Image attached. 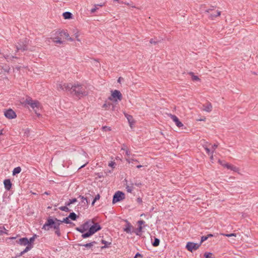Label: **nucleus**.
Here are the masks:
<instances>
[{
  "label": "nucleus",
  "instance_id": "f03ea898",
  "mask_svg": "<svg viewBox=\"0 0 258 258\" xmlns=\"http://www.w3.org/2000/svg\"><path fill=\"white\" fill-rule=\"evenodd\" d=\"M60 224V220H58L56 218L52 219L49 217L43 225L42 229L47 231L49 230L51 228H53L55 230H58L59 229Z\"/></svg>",
  "mask_w": 258,
  "mask_h": 258
},
{
  "label": "nucleus",
  "instance_id": "c9c22d12",
  "mask_svg": "<svg viewBox=\"0 0 258 258\" xmlns=\"http://www.w3.org/2000/svg\"><path fill=\"white\" fill-rule=\"evenodd\" d=\"M69 219L70 218H69V217L63 218V219L62 220H60V223H65L67 224H70V223H71V222L70 220H69Z\"/></svg>",
  "mask_w": 258,
  "mask_h": 258
},
{
  "label": "nucleus",
  "instance_id": "9b49d317",
  "mask_svg": "<svg viewBox=\"0 0 258 258\" xmlns=\"http://www.w3.org/2000/svg\"><path fill=\"white\" fill-rule=\"evenodd\" d=\"M5 116L9 119H13L16 117V113L11 109L7 110L4 112Z\"/></svg>",
  "mask_w": 258,
  "mask_h": 258
},
{
  "label": "nucleus",
  "instance_id": "a18cd8bd",
  "mask_svg": "<svg viewBox=\"0 0 258 258\" xmlns=\"http://www.w3.org/2000/svg\"><path fill=\"white\" fill-rule=\"evenodd\" d=\"M218 147V145L217 144H214L212 146V152H211V153L212 154H213L215 150H216V149Z\"/></svg>",
  "mask_w": 258,
  "mask_h": 258
},
{
  "label": "nucleus",
  "instance_id": "1a4fd4ad",
  "mask_svg": "<svg viewBox=\"0 0 258 258\" xmlns=\"http://www.w3.org/2000/svg\"><path fill=\"white\" fill-rule=\"evenodd\" d=\"M111 97L114 99V101H117V100H121L122 96L119 91L115 90L113 91H112Z\"/></svg>",
  "mask_w": 258,
  "mask_h": 258
},
{
  "label": "nucleus",
  "instance_id": "b1692460",
  "mask_svg": "<svg viewBox=\"0 0 258 258\" xmlns=\"http://www.w3.org/2000/svg\"><path fill=\"white\" fill-rule=\"evenodd\" d=\"M134 183H131L130 184H127L126 186V189L128 192H132L133 190Z\"/></svg>",
  "mask_w": 258,
  "mask_h": 258
},
{
  "label": "nucleus",
  "instance_id": "7c9ffc66",
  "mask_svg": "<svg viewBox=\"0 0 258 258\" xmlns=\"http://www.w3.org/2000/svg\"><path fill=\"white\" fill-rule=\"evenodd\" d=\"M77 202V199L76 198L70 200L68 203H66V205L70 206L71 204H74Z\"/></svg>",
  "mask_w": 258,
  "mask_h": 258
},
{
  "label": "nucleus",
  "instance_id": "393cba45",
  "mask_svg": "<svg viewBox=\"0 0 258 258\" xmlns=\"http://www.w3.org/2000/svg\"><path fill=\"white\" fill-rule=\"evenodd\" d=\"M96 243V242L95 241H93V242L88 243L86 244H80V245L88 248V247H90L93 246Z\"/></svg>",
  "mask_w": 258,
  "mask_h": 258
},
{
  "label": "nucleus",
  "instance_id": "9d476101",
  "mask_svg": "<svg viewBox=\"0 0 258 258\" xmlns=\"http://www.w3.org/2000/svg\"><path fill=\"white\" fill-rule=\"evenodd\" d=\"M71 84L60 83L57 84L56 88L58 90L70 91Z\"/></svg>",
  "mask_w": 258,
  "mask_h": 258
},
{
  "label": "nucleus",
  "instance_id": "774afa93",
  "mask_svg": "<svg viewBox=\"0 0 258 258\" xmlns=\"http://www.w3.org/2000/svg\"><path fill=\"white\" fill-rule=\"evenodd\" d=\"M206 120V118L204 117V118H201V119H198V120L199 121H205Z\"/></svg>",
  "mask_w": 258,
  "mask_h": 258
},
{
  "label": "nucleus",
  "instance_id": "603ef678",
  "mask_svg": "<svg viewBox=\"0 0 258 258\" xmlns=\"http://www.w3.org/2000/svg\"><path fill=\"white\" fill-rule=\"evenodd\" d=\"M115 163L114 162H113V161H111V162H110L108 164L109 166L110 167H111L112 168H114V165H115Z\"/></svg>",
  "mask_w": 258,
  "mask_h": 258
},
{
  "label": "nucleus",
  "instance_id": "052dcab7",
  "mask_svg": "<svg viewBox=\"0 0 258 258\" xmlns=\"http://www.w3.org/2000/svg\"><path fill=\"white\" fill-rule=\"evenodd\" d=\"M127 149L126 146L124 145H123L122 147L121 148V150H124L125 151Z\"/></svg>",
  "mask_w": 258,
  "mask_h": 258
},
{
  "label": "nucleus",
  "instance_id": "cd10ccee",
  "mask_svg": "<svg viewBox=\"0 0 258 258\" xmlns=\"http://www.w3.org/2000/svg\"><path fill=\"white\" fill-rule=\"evenodd\" d=\"M188 74L191 76L192 81H199L200 80L197 76L194 75V73L189 72Z\"/></svg>",
  "mask_w": 258,
  "mask_h": 258
},
{
  "label": "nucleus",
  "instance_id": "f8f14e48",
  "mask_svg": "<svg viewBox=\"0 0 258 258\" xmlns=\"http://www.w3.org/2000/svg\"><path fill=\"white\" fill-rule=\"evenodd\" d=\"M170 117H171V118L175 123L176 125L178 127H181L183 125L182 123L179 121V119L178 118V117L176 116H175L174 115L170 114Z\"/></svg>",
  "mask_w": 258,
  "mask_h": 258
},
{
  "label": "nucleus",
  "instance_id": "2eb2a0df",
  "mask_svg": "<svg viewBox=\"0 0 258 258\" xmlns=\"http://www.w3.org/2000/svg\"><path fill=\"white\" fill-rule=\"evenodd\" d=\"M51 39L55 43L63 44V41L61 40V37H59L58 35H55V36L51 37Z\"/></svg>",
  "mask_w": 258,
  "mask_h": 258
},
{
  "label": "nucleus",
  "instance_id": "e2e57ef3",
  "mask_svg": "<svg viewBox=\"0 0 258 258\" xmlns=\"http://www.w3.org/2000/svg\"><path fill=\"white\" fill-rule=\"evenodd\" d=\"M134 184H135L137 186H140L142 185L141 182H135Z\"/></svg>",
  "mask_w": 258,
  "mask_h": 258
},
{
  "label": "nucleus",
  "instance_id": "5701e85b",
  "mask_svg": "<svg viewBox=\"0 0 258 258\" xmlns=\"http://www.w3.org/2000/svg\"><path fill=\"white\" fill-rule=\"evenodd\" d=\"M228 169H230L231 170H232L234 172H238L239 171V168H238L234 165H232L231 164H230L228 166Z\"/></svg>",
  "mask_w": 258,
  "mask_h": 258
},
{
  "label": "nucleus",
  "instance_id": "c85d7f7f",
  "mask_svg": "<svg viewBox=\"0 0 258 258\" xmlns=\"http://www.w3.org/2000/svg\"><path fill=\"white\" fill-rule=\"evenodd\" d=\"M0 233L1 234H6V235H9L8 230H6L5 227H0Z\"/></svg>",
  "mask_w": 258,
  "mask_h": 258
},
{
  "label": "nucleus",
  "instance_id": "423d86ee",
  "mask_svg": "<svg viewBox=\"0 0 258 258\" xmlns=\"http://www.w3.org/2000/svg\"><path fill=\"white\" fill-rule=\"evenodd\" d=\"M124 194L120 191H118L115 193L113 196L112 203L115 204L117 202H120L122 200L124 199Z\"/></svg>",
  "mask_w": 258,
  "mask_h": 258
},
{
  "label": "nucleus",
  "instance_id": "c03bdc74",
  "mask_svg": "<svg viewBox=\"0 0 258 258\" xmlns=\"http://www.w3.org/2000/svg\"><path fill=\"white\" fill-rule=\"evenodd\" d=\"M203 147H204L205 150H206L207 153L209 155H210L211 153V150L208 147H207L206 146H204Z\"/></svg>",
  "mask_w": 258,
  "mask_h": 258
},
{
  "label": "nucleus",
  "instance_id": "8fccbe9b",
  "mask_svg": "<svg viewBox=\"0 0 258 258\" xmlns=\"http://www.w3.org/2000/svg\"><path fill=\"white\" fill-rule=\"evenodd\" d=\"M135 160V159H133V158H126V161L128 163H133V161H134Z\"/></svg>",
  "mask_w": 258,
  "mask_h": 258
},
{
  "label": "nucleus",
  "instance_id": "20e7f679",
  "mask_svg": "<svg viewBox=\"0 0 258 258\" xmlns=\"http://www.w3.org/2000/svg\"><path fill=\"white\" fill-rule=\"evenodd\" d=\"M101 226L98 223L90 225L89 231L82 235L83 238H86L94 234L95 232L101 229Z\"/></svg>",
  "mask_w": 258,
  "mask_h": 258
},
{
  "label": "nucleus",
  "instance_id": "13d9d810",
  "mask_svg": "<svg viewBox=\"0 0 258 258\" xmlns=\"http://www.w3.org/2000/svg\"><path fill=\"white\" fill-rule=\"evenodd\" d=\"M79 35L78 33L75 34V37L77 39V40L78 41H80V39L79 38Z\"/></svg>",
  "mask_w": 258,
  "mask_h": 258
},
{
  "label": "nucleus",
  "instance_id": "3c124183",
  "mask_svg": "<svg viewBox=\"0 0 258 258\" xmlns=\"http://www.w3.org/2000/svg\"><path fill=\"white\" fill-rule=\"evenodd\" d=\"M55 233L58 236H60L61 234L60 232V229H58V230H55Z\"/></svg>",
  "mask_w": 258,
  "mask_h": 258
},
{
  "label": "nucleus",
  "instance_id": "6e6552de",
  "mask_svg": "<svg viewBox=\"0 0 258 258\" xmlns=\"http://www.w3.org/2000/svg\"><path fill=\"white\" fill-rule=\"evenodd\" d=\"M91 222L90 221H87L85 222L83 225H82L79 227H77L76 228V230L78 231L83 233L85 231L89 229V227L91 225Z\"/></svg>",
  "mask_w": 258,
  "mask_h": 258
},
{
  "label": "nucleus",
  "instance_id": "a211bd4d",
  "mask_svg": "<svg viewBox=\"0 0 258 258\" xmlns=\"http://www.w3.org/2000/svg\"><path fill=\"white\" fill-rule=\"evenodd\" d=\"M102 243L104 244V245L101 247V249H104L107 247H109L110 245L111 244V242H108L104 240H101Z\"/></svg>",
  "mask_w": 258,
  "mask_h": 258
},
{
  "label": "nucleus",
  "instance_id": "f704fd0d",
  "mask_svg": "<svg viewBox=\"0 0 258 258\" xmlns=\"http://www.w3.org/2000/svg\"><path fill=\"white\" fill-rule=\"evenodd\" d=\"M36 237V235H34L33 236L31 237L29 239V240H28V245H32V243H33Z\"/></svg>",
  "mask_w": 258,
  "mask_h": 258
},
{
  "label": "nucleus",
  "instance_id": "09e8293b",
  "mask_svg": "<svg viewBox=\"0 0 258 258\" xmlns=\"http://www.w3.org/2000/svg\"><path fill=\"white\" fill-rule=\"evenodd\" d=\"M102 130L104 131H110L111 128L110 127L107 126H104L102 127Z\"/></svg>",
  "mask_w": 258,
  "mask_h": 258
},
{
  "label": "nucleus",
  "instance_id": "338daca9",
  "mask_svg": "<svg viewBox=\"0 0 258 258\" xmlns=\"http://www.w3.org/2000/svg\"><path fill=\"white\" fill-rule=\"evenodd\" d=\"M97 7H103V6H104V3L103 4H98V5H96Z\"/></svg>",
  "mask_w": 258,
  "mask_h": 258
},
{
  "label": "nucleus",
  "instance_id": "2f4dec72",
  "mask_svg": "<svg viewBox=\"0 0 258 258\" xmlns=\"http://www.w3.org/2000/svg\"><path fill=\"white\" fill-rule=\"evenodd\" d=\"M61 31H66L63 30H58L55 32L54 35H58L59 37H61V38H62V37H64V35H63V34L60 33V32H61Z\"/></svg>",
  "mask_w": 258,
  "mask_h": 258
},
{
  "label": "nucleus",
  "instance_id": "0e129e2a",
  "mask_svg": "<svg viewBox=\"0 0 258 258\" xmlns=\"http://www.w3.org/2000/svg\"><path fill=\"white\" fill-rule=\"evenodd\" d=\"M88 163V162H86L85 164H84V165H82L80 167V169L82 168H83Z\"/></svg>",
  "mask_w": 258,
  "mask_h": 258
},
{
  "label": "nucleus",
  "instance_id": "58836bf2",
  "mask_svg": "<svg viewBox=\"0 0 258 258\" xmlns=\"http://www.w3.org/2000/svg\"><path fill=\"white\" fill-rule=\"evenodd\" d=\"M33 101V100H32V98L30 97L27 98L25 101L26 103L29 105H30L31 103H32Z\"/></svg>",
  "mask_w": 258,
  "mask_h": 258
},
{
  "label": "nucleus",
  "instance_id": "bb28decb",
  "mask_svg": "<svg viewBox=\"0 0 258 258\" xmlns=\"http://www.w3.org/2000/svg\"><path fill=\"white\" fill-rule=\"evenodd\" d=\"M132 226L130 224H127L126 227L124 228V231L127 233H131Z\"/></svg>",
  "mask_w": 258,
  "mask_h": 258
},
{
  "label": "nucleus",
  "instance_id": "a19ab883",
  "mask_svg": "<svg viewBox=\"0 0 258 258\" xmlns=\"http://www.w3.org/2000/svg\"><path fill=\"white\" fill-rule=\"evenodd\" d=\"M205 258H214L212 253H205Z\"/></svg>",
  "mask_w": 258,
  "mask_h": 258
},
{
  "label": "nucleus",
  "instance_id": "473e14b6",
  "mask_svg": "<svg viewBox=\"0 0 258 258\" xmlns=\"http://www.w3.org/2000/svg\"><path fill=\"white\" fill-rule=\"evenodd\" d=\"M79 198L81 199L82 202L84 203V205L88 204L89 202L87 198H85L83 196H80Z\"/></svg>",
  "mask_w": 258,
  "mask_h": 258
},
{
  "label": "nucleus",
  "instance_id": "4d7b16f0",
  "mask_svg": "<svg viewBox=\"0 0 258 258\" xmlns=\"http://www.w3.org/2000/svg\"><path fill=\"white\" fill-rule=\"evenodd\" d=\"M138 257H142V255L141 254L139 253V252L137 253L134 257V258H137Z\"/></svg>",
  "mask_w": 258,
  "mask_h": 258
},
{
  "label": "nucleus",
  "instance_id": "39448f33",
  "mask_svg": "<svg viewBox=\"0 0 258 258\" xmlns=\"http://www.w3.org/2000/svg\"><path fill=\"white\" fill-rule=\"evenodd\" d=\"M27 45L28 40L27 39L20 40L16 45L17 51L19 50L25 51L27 50Z\"/></svg>",
  "mask_w": 258,
  "mask_h": 258
},
{
  "label": "nucleus",
  "instance_id": "680f3d73",
  "mask_svg": "<svg viewBox=\"0 0 258 258\" xmlns=\"http://www.w3.org/2000/svg\"><path fill=\"white\" fill-rule=\"evenodd\" d=\"M229 164L228 163H225V164H222V165L224 167H226L227 168V169L228 168V166H229Z\"/></svg>",
  "mask_w": 258,
  "mask_h": 258
},
{
  "label": "nucleus",
  "instance_id": "c756f323",
  "mask_svg": "<svg viewBox=\"0 0 258 258\" xmlns=\"http://www.w3.org/2000/svg\"><path fill=\"white\" fill-rule=\"evenodd\" d=\"M68 217L69 218L74 221L76 220L77 218V215L74 212L71 213Z\"/></svg>",
  "mask_w": 258,
  "mask_h": 258
},
{
  "label": "nucleus",
  "instance_id": "4be33fe9",
  "mask_svg": "<svg viewBox=\"0 0 258 258\" xmlns=\"http://www.w3.org/2000/svg\"><path fill=\"white\" fill-rule=\"evenodd\" d=\"M203 110L207 112H210L212 110V106L211 104L209 103L207 106L204 105Z\"/></svg>",
  "mask_w": 258,
  "mask_h": 258
},
{
  "label": "nucleus",
  "instance_id": "79ce46f5",
  "mask_svg": "<svg viewBox=\"0 0 258 258\" xmlns=\"http://www.w3.org/2000/svg\"><path fill=\"white\" fill-rule=\"evenodd\" d=\"M4 57L6 59H12L13 58H16L17 57L16 56H10L9 55H4Z\"/></svg>",
  "mask_w": 258,
  "mask_h": 258
},
{
  "label": "nucleus",
  "instance_id": "dca6fc26",
  "mask_svg": "<svg viewBox=\"0 0 258 258\" xmlns=\"http://www.w3.org/2000/svg\"><path fill=\"white\" fill-rule=\"evenodd\" d=\"M5 188L6 190H9L12 187V183L10 179H5L4 181Z\"/></svg>",
  "mask_w": 258,
  "mask_h": 258
},
{
  "label": "nucleus",
  "instance_id": "ddd939ff",
  "mask_svg": "<svg viewBox=\"0 0 258 258\" xmlns=\"http://www.w3.org/2000/svg\"><path fill=\"white\" fill-rule=\"evenodd\" d=\"M124 115L128 120L130 127L132 128L135 122L133 116L127 113H124Z\"/></svg>",
  "mask_w": 258,
  "mask_h": 258
},
{
  "label": "nucleus",
  "instance_id": "f3484780",
  "mask_svg": "<svg viewBox=\"0 0 258 258\" xmlns=\"http://www.w3.org/2000/svg\"><path fill=\"white\" fill-rule=\"evenodd\" d=\"M60 33L63 34L64 37L68 40H69L70 41H74V39L70 37L69 33L66 31H61V32H60Z\"/></svg>",
  "mask_w": 258,
  "mask_h": 258
},
{
  "label": "nucleus",
  "instance_id": "6e6d98bb",
  "mask_svg": "<svg viewBox=\"0 0 258 258\" xmlns=\"http://www.w3.org/2000/svg\"><path fill=\"white\" fill-rule=\"evenodd\" d=\"M125 154H126L127 156H130V155H131V152H130V151L128 149H127L125 150Z\"/></svg>",
  "mask_w": 258,
  "mask_h": 258
},
{
  "label": "nucleus",
  "instance_id": "7ed1b4c3",
  "mask_svg": "<svg viewBox=\"0 0 258 258\" xmlns=\"http://www.w3.org/2000/svg\"><path fill=\"white\" fill-rule=\"evenodd\" d=\"M214 7H212L211 8L205 10V5H201L200 10V13H203V12H205L207 13H209V18L212 20H214L216 17L220 16L221 15V12L219 11H216L213 13H211L214 10Z\"/></svg>",
  "mask_w": 258,
  "mask_h": 258
},
{
  "label": "nucleus",
  "instance_id": "4468645a",
  "mask_svg": "<svg viewBox=\"0 0 258 258\" xmlns=\"http://www.w3.org/2000/svg\"><path fill=\"white\" fill-rule=\"evenodd\" d=\"M17 242L21 245H28V239L26 237H23L17 240Z\"/></svg>",
  "mask_w": 258,
  "mask_h": 258
},
{
  "label": "nucleus",
  "instance_id": "ea45409f",
  "mask_svg": "<svg viewBox=\"0 0 258 258\" xmlns=\"http://www.w3.org/2000/svg\"><path fill=\"white\" fill-rule=\"evenodd\" d=\"M100 195L99 194L97 195L95 198L94 199L92 203V205H94V203H95L96 201H97V200H98L99 199H100Z\"/></svg>",
  "mask_w": 258,
  "mask_h": 258
},
{
  "label": "nucleus",
  "instance_id": "6ab92c4d",
  "mask_svg": "<svg viewBox=\"0 0 258 258\" xmlns=\"http://www.w3.org/2000/svg\"><path fill=\"white\" fill-rule=\"evenodd\" d=\"M62 15L65 19H69L72 17V14L69 12L63 13Z\"/></svg>",
  "mask_w": 258,
  "mask_h": 258
},
{
  "label": "nucleus",
  "instance_id": "37998d69",
  "mask_svg": "<svg viewBox=\"0 0 258 258\" xmlns=\"http://www.w3.org/2000/svg\"><path fill=\"white\" fill-rule=\"evenodd\" d=\"M221 234L225 236H226V237H232V236L236 237V234L235 233Z\"/></svg>",
  "mask_w": 258,
  "mask_h": 258
},
{
  "label": "nucleus",
  "instance_id": "aec40b11",
  "mask_svg": "<svg viewBox=\"0 0 258 258\" xmlns=\"http://www.w3.org/2000/svg\"><path fill=\"white\" fill-rule=\"evenodd\" d=\"M30 106L33 109H35V108H38L39 106V102L37 101H33L32 103H31ZM35 112H36V110H34Z\"/></svg>",
  "mask_w": 258,
  "mask_h": 258
},
{
  "label": "nucleus",
  "instance_id": "0eeeda50",
  "mask_svg": "<svg viewBox=\"0 0 258 258\" xmlns=\"http://www.w3.org/2000/svg\"><path fill=\"white\" fill-rule=\"evenodd\" d=\"M201 245V243H196L192 242H188L186 245V248L190 252L197 250Z\"/></svg>",
  "mask_w": 258,
  "mask_h": 258
},
{
  "label": "nucleus",
  "instance_id": "5fc2aeb1",
  "mask_svg": "<svg viewBox=\"0 0 258 258\" xmlns=\"http://www.w3.org/2000/svg\"><path fill=\"white\" fill-rule=\"evenodd\" d=\"M137 203H138L139 204H141L142 203V200L141 198H138L137 199Z\"/></svg>",
  "mask_w": 258,
  "mask_h": 258
},
{
  "label": "nucleus",
  "instance_id": "412c9836",
  "mask_svg": "<svg viewBox=\"0 0 258 258\" xmlns=\"http://www.w3.org/2000/svg\"><path fill=\"white\" fill-rule=\"evenodd\" d=\"M114 2H117L119 4H125L127 6H131L132 7V8H136L135 6L133 5V4H131V3H127V2H123V1H121L120 0H113Z\"/></svg>",
  "mask_w": 258,
  "mask_h": 258
},
{
  "label": "nucleus",
  "instance_id": "de8ad7c7",
  "mask_svg": "<svg viewBox=\"0 0 258 258\" xmlns=\"http://www.w3.org/2000/svg\"><path fill=\"white\" fill-rule=\"evenodd\" d=\"M98 7L96 5H95L94 6V8L91 10V11H90L91 13H94L96 11V10H98Z\"/></svg>",
  "mask_w": 258,
  "mask_h": 258
},
{
  "label": "nucleus",
  "instance_id": "4c0bfd02",
  "mask_svg": "<svg viewBox=\"0 0 258 258\" xmlns=\"http://www.w3.org/2000/svg\"><path fill=\"white\" fill-rule=\"evenodd\" d=\"M32 247V245H28L23 251H24V252L26 253L28 252L29 250H30Z\"/></svg>",
  "mask_w": 258,
  "mask_h": 258
},
{
  "label": "nucleus",
  "instance_id": "f257e3e1",
  "mask_svg": "<svg viewBox=\"0 0 258 258\" xmlns=\"http://www.w3.org/2000/svg\"><path fill=\"white\" fill-rule=\"evenodd\" d=\"M70 91L72 95L79 97L86 96L88 94L86 87L80 84H75L74 85H71Z\"/></svg>",
  "mask_w": 258,
  "mask_h": 258
},
{
  "label": "nucleus",
  "instance_id": "e433bc0d",
  "mask_svg": "<svg viewBox=\"0 0 258 258\" xmlns=\"http://www.w3.org/2000/svg\"><path fill=\"white\" fill-rule=\"evenodd\" d=\"M67 206V205L66 206H61L59 209L62 211L69 212L70 210Z\"/></svg>",
  "mask_w": 258,
  "mask_h": 258
},
{
  "label": "nucleus",
  "instance_id": "864d4df0",
  "mask_svg": "<svg viewBox=\"0 0 258 258\" xmlns=\"http://www.w3.org/2000/svg\"><path fill=\"white\" fill-rule=\"evenodd\" d=\"M145 223V222L143 220H140L138 222V224L139 225V226H141L143 224H144Z\"/></svg>",
  "mask_w": 258,
  "mask_h": 258
},
{
  "label": "nucleus",
  "instance_id": "49530a36",
  "mask_svg": "<svg viewBox=\"0 0 258 258\" xmlns=\"http://www.w3.org/2000/svg\"><path fill=\"white\" fill-rule=\"evenodd\" d=\"M208 238V236H203L201 237V240L200 243H202L203 242L207 240Z\"/></svg>",
  "mask_w": 258,
  "mask_h": 258
},
{
  "label": "nucleus",
  "instance_id": "69168bd1",
  "mask_svg": "<svg viewBox=\"0 0 258 258\" xmlns=\"http://www.w3.org/2000/svg\"><path fill=\"white\" fill-rule=\"evenodd\" d=\"M142 228H142V226H139V228H138V230H139V231H140H140H142Z\"/></svg>",
  "mask_w": 258,
  "mask_h": 258
},
{
  "label": "nucleus",
  "instance_id": "72a5a7b5",
  "mask_svg": "<svg viewBox=\"0 0 258 258\" xmlns=\"http://www.w3.org/2000/svg\"><path fill=\"white\" fill-rule=\"evenodd\" d=\"M160 240L158 238H155L154 241L152 243L154 246H157L159 245Z\"/></svg>",
  "mask_w": 258,
  "mask_h": 258
},
{
  "label": "nucleus",
  "instance_id": "bf43d9fd",
  "mask_svg": "<svg viewBox=\"0 0 258 258\" xmlns=\"http://www.w3.org/2000/svg\"><path fill=\"white\" fill-rule=\"evenodd\" d=\"M157 41H155L153 39H151L150 40V43L151 44H156L157 43Z\"/></svg>",
  "mask_w": 258,
  "mask_h": 258
},
{
  "label": "nucleus",
  "instance_id": "a878e982",
  "mask_svg": "<svg viewBox=\"0 0 258 258\" xmlns=\"http://www.w3.org/2000/svg\"><path fill=\"white\" fill-rule=\"evenodd\" d=\"M21 171V168L20 167H17L15 168L13 171V175H15L19 173Z\"/></svg>",
  "mask_w": 258,
  "mask_h": 258
}]
</instances>
